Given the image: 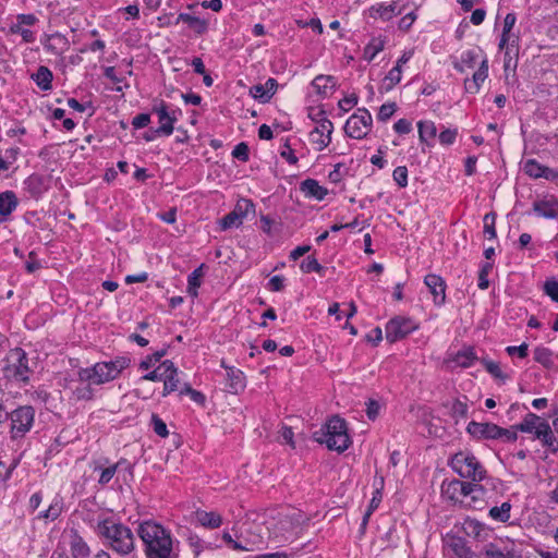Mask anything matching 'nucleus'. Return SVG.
Returning <instances> with one entry per match:
<instances>
[{
    "instance_id": "0e129e2a",
    "label": "nucleus",
    "mask_w": 558,
    "mask_h": 558,
    "mask_svg": "<svg viewBox=\"0 0 558 558\" xmlns=\"http://www.w3.org/2000/svg\"><path fill=\"white\" fill-rule=\"evenodd\" d=\"M457 129H446L439 134V142L442 145H451L456 141L457 137Z\"/></svg>"
},
{
    "instance_id": "6e6d98bb",
    "label": "nucleus",
    "mask_w": 558,
    "mask_h": 558,
    "mask_svg": "<svg viewBox=\"0 0 558 558\" xmlns=\"http://www.w3.org/2000/svg\"><path fill=\"white\" fill-rule=\"evenodd\" d=\"M384 49V41L381 40H374L371 44H368L364 49L365 58L368 61H372L377 53H379Z\"/></svg>"
},
{
    "instance_id": "052dcab7",
    "label": "nucleus",
    "mask_w": 558,
    "mask_h": 558,
    "mask_svg": "<svg viewBox=\"0 0 558 558\" xmlns=\"http://www.w3.org/2000/svg\"><path fill=\"white\" fill-rule=\"evenodd\" d=\"M481 363L485 367V369L494 377L505 378L498 363L487 360V359H482Z\"/></svg>"
},
{
    "instance_id": "a878e982",
    "label": "nucleus",
    "mask_w": 558,
    "mask_h": 558,
    "mask_svg": "<svg viewBox=\"0 0 558 558\" xmlns=\"http://www.w3.org/2000/svg\"><path fill=\"white\" fill-rule=\"evenodd\" d=\"M447 544L457 558H475L463 537L450 536Z\"/></svg>"
},
{
    "instance_id": "ea45409f",
    "label": "nucleus",
    "mask_w": 558,
    "mask_h": 558,
    "mask_svg": "<svg viewBox=\"0 0 558 558\" xmlns=\"http://www.w3.org/2000/svg\"><path fill=\"white\" fill-rule=\"evenodd\" d=\"M534 360L548 368L553 365V352L548 348L537 347L534 350Z\"/></svg>"
},
{
    "instance_id": "4d7b16f0",
    "label": "nucleus",
    "mask_w": 558,
    "mask_h": 558,
    "mask_svg": "<svg viewBox=\"0 0 558 558\" xmlns=\"http://www.w3.org/2000/svg\"><path fill=\"white\" fill-rule=\"evenodd\" d=\"M392 178L395 182L400 187H405L408 185V169L405 166L397 167L392 172Z\"/></svg>"
},
{
    "instance_id": "1a4fd4ad",
    "label": "nucleus",
    "mask_w": 558,
    "mask_h": 558,
    "mask_svg": "<svg viewBox=\"0 0 558 558\" xmlns=\"http://www.w3.org/2000/svg\"><path fill=\"white\" fill-rule=\"evenodd\" d=\"M318 116H323L320 119H315L317 125L310 133V140L313 144L317 145L318 151L324 150L331 142V134L333 131L332 122L325 117V111H319Z\"/></svg>"
},
{
    "instance_id": "09e8293b",
    "label": "nucleus",
    "mask_w": 558,
    "mask_h": 558,
    "mask_svg": "<svg viewBox=\"0 0 558 558\" xmlns=\"http://www.w3.org/2000/svg\"><path fill=\"white\" fill-rule=\"evenodd\" d=\"M544 293L554 302L558 303V280L555 278L547 279L544 283Z\"/></svg>"
},
{
    "instance_id": "a211bd4d",
    "label": "nucleus",
    "mask_w": 558,
    "mask_h": 558,
    "mask_svg": "<svg viewBox=\"0 0 558 558\" xmlns=\"http://www.w3.org/2000/svg\"><path fill=\"white\" fill-rule=\"evenodd\" d=\"M481 53L482 50L478 47L462 51L460 58L453 61V68L461 73L473 69Z\"/></svg>"
},
{
    "instance_id": "9b49d317",
    "label": "nucleus",
    "mask_w": 558,
    "mask_h": 558,
    "mask_svg": "<svg viewBox=\"0 0 558 558\" xmlns=\"http://www.w3.org/2000/svg\"><path fill=\"white\" fill-rule=\"evenodd\" d=\"M153 112L157 113L158 121L160 123L159 128L155 130L160 136H170L173 133L174 123L178 118L175 116L177 111L173 110L169 112V108L165 101H160L158 105H155L153 108Z\"/></svg>"
},
{
    "instance_id": "b1692460",
    "label": "nucleus",
    "mask_w": 558,
    "mask_h": 558,
    "mask_svg": "<svg viewBox=\"0 0 558 558\" xmlns=\"http://www.w3.org/2000/svg\"><path fill=\"white\" fill-rule=\"evenodd\" d=\"M70 549L72 558H88L90 555L89 546L75 530L71 532Z\"/></svg>"
},
{
    "instance_id": "e433bc0d",
    "label": "nucleus",
    "mask_w": 558,
    "mask_h": 558,
    "mask_svg": "<svg viewBox=\"0 0 558 558\" xmlns=\"http://www.w3.org/2000/svg\"><path fill=\"white\" fill-rule=\"evenodd\" d=\"M511 504L505 501L499 507H493L489 510V517L498 522H507L510 519Z\"/></svg>"
},
{
    "instance_id": "5701e85b",
    "label": "nucleus",
    "mask_w": 558,
    "mask_h": 558,
    "mask_svg": "<svg viewBox=\"0 0 558 558\" xmlns=\"http://www.w3.org/2000/svg\"><path fill=\"white\" fill-rule=\"evenodd\" d=\"M300 190L306 197L323 201L328 194L326 187L322 186L315 179H306L300 184Z\"/></svg>"
},
{
    "instance_id": "ddd939ff",
    "label": "nucleus",
    "mask_w": 558,
    "mask_h": 558,
    "mask_svg": "<svg viewBox=\"0 0 558 558\" xmlns=\"http://www.w3.org/2000/svg\"><path fill=\"white\" fill-rule=\"evenodd\" d=\"M424 283L433 294L434 303L437 306L445 304L446 301V282L445 280L435 274H428L424 278Z\"/></svg>"
},
{
    "instance_id": "7c9ffc66",
    "label": "nucleus",
    "mask_w": 558,
    "mask_h": 558,
    "mask_svg": "<svg viewBox=\"0 0 558 558\" xmlns=\"http://www.w3.org/2000/svg\"><path fill=\"white\" fill-rule=\"evenodd\" d=\"M180 22L189 25L190 28L195 31L197 34L202 35L207 31V22L205 20H201L199 17L193 16L187 13H180L177 17L175 24Z\"/></svg>"
},
{
    "instance_id": "6ab92c4d",
    "label": "nucleus",
    "mask_w": 558,
    "mask_h": 558,
    "mask_svg": "<svg viewBox=\"0 0 558 558\" xmlns=\"http://www.w3.org/2000/svg\"><path fill=\"white\" fill-rule=\"evenodd\" d=\"M535 438L541 440L542 445L547 447L551 452L558 451V437H555V434L548 422L542 423L537 427V430H535Z\"/></svg>"
},
{
    "instance_id": "37998d69",
    "label": "nucleus",
    "mask_w": 558,
    "mask_h": 558,
    "mask_svg": "<svg viewBox=\"0 0 558 558\" xmlns=\"http://www.w3.org/2000/svg\"><path fill=\"white\" fill-rule=\"evenodd\" d=\"M94 471H100V476H99L98 483L101 486H105V485H107L112 480L114 474L119 471V465H113L112 464V465L107 466V468H102V466L97 465V466L94 468Z\"/></svg>"
},
{
    "instance_id": "c03bdc74",
    "label": "nucleus",
    "mask_w": 558,
    "mask_h": 558,
    "mask_svg": "<svg viewBox=\"0 0 558 558\" xmlns=\"http://www.w3.org/2000/svg\"><path fill=\"white\" fill-rule=\"evenodd\" d=\"M242 225V220L239 218L236 213L233 210L227 214L221 220H220V228L221 230H227L233 227H240Z\"/></svg>"
},
{
    "instance_id": "473e14b6",
    "label": "nucleus",
    "mask_w": 558,
    "mask_h": 558,
    "mask_svg": "<svg viewBox=\"0 0 558 558\" xmlns=\"http://www.w3.org/2000/svg\"><path fill=\"white\" fill-rule=\"evenodd\" d=\"M17 198L14 192L5 191L0 193V215L9 216L17 206Z\"/></svg>"
},
{
    "instance_id": "2f4dec72",
    "label": "nucleus",
    "mask_w": 558,
    "mask_h": 558,
    "mask_svg": "<svg viewBox=\"0 0 558 558\" xmlns=\"http://www.w3.org/2000/svg\"><path fill=\"white\" fill-rule=\"evenodd\" d=\"M312 86L319 95L327 96L328 90L336 87V78L331 75H317L312 81Z\"/></svg>"
},
{
    "instance_id": "13d9d810",
    "label": "nucleus",
    "mask_w": 558,
    "mask_h": 558,
    "mask_svg": "<svg viewBox=\"0 0 558 558\" xmlns=\"http://www.w3.org/2000/svg\"><path fill=\"white\" fill-rule=\"evenodd\" d=\"M232 157L241 160V161H247L250 157V149L246 143L241 142L232 150Z\"/></svg>"
},
{
    "instance_id": "f704fd0d",
    "label": "nucleus",
    "mask_w": 558,
    "mask_h": 558,
    "mask_svg": "<svg viewBox=\"0 0 558 558\" xmlns=\"http://www.w3.org/2000/svg\"><path fill=\"white\" fill-rule=\"evenodd\" d=\"M476 360L477 356L472 347H468L463 350L458 351L453 356V361L457 363V365L463 368L472 366Z\"/></svg>"
},
{
    "instance_id": "20e7f679",
    "label": "nucleus",
    "mask_w": 558,
    "mask_h": 558,
    "mask_svg": "<svg viewBox=\"0 0 558 558\" xmlns=\"http://www.w3.org/2000/svg\"><path fill=\"white\" fill-rule=\"evenodd\" d=\"M3 377L10 381L26 385L33 373L27 353L21 348L11 349L2 367Z\"/></svg>"
},
{
    "instance_id": "c9c22d12",
    "label": "nucleus",
    "mask_w": 558,
    "mask_h": 558,
    "mask_svg": "<svg viewBox=\"0 0 558 558\" xmlns=\"http://www.w3.org/2000/svg\"><path fill=\"white\" fill-rule=\"evenodd\" d=\"M476 483L477 482H463L459 480H453L449 484L448 490L451 488L453 489V492L460 489L461 495L468 497L476 490H483V487Z\"/></svg>"
},
{
    "instance_id": "4468645a",
    "label": "nucleus",
    "mask_w": 558,
    "mask_h": 558,
    "mask_svg": "<svg viewBox=\"0 0 558 558\" xmlns=\"http://www.w3.org/2000/svg\"><path fill=\"white\" fill-rule=\"evenodd\" d=\"M523 170L529 177L534 179L545 178L547 180H554L558 178V171L541 165L535 159L525 160Z\"/></svg>"
},
{
    "instance_id": "4c0bfd02",
    "label": "nucleus",
    "mask_w": 558,
    "mask_h": 558,
    "mask_svg": "<svg viewBox=\"0 0 558 558\" xmlns=\"http://www.w3.org/2000/svg\"><path fill=\"white\" fill-rule=\"evenodd\" d=\"M401 77L402 69L395 65L384 78L381 89H384L385 92L391 90L397 84L400 83Z\"/></svg>"
},
{
    "instance_id": "338daca9",
    "label": "nucleus",
    "mask_w": 558,
    "mask_h": 558,
    "mask_svg": "<svg viewBox=\"0 0 558 558\" xmlns=\"http://www.w3.org/2000/svg\"><path fill=\"white\" fill-rule=\"evenodd\" d=\"M393 130L399 134H408L412 131V124L407 119H399L393 124Z\"/></svg>"
},
{
    "instance_id": "7ed1b4c3",
    "label": "nucleus",
    "mask_w": 558,
    "mask_h": 558,
    "mask_svg": "<svg viewBox=\"0 0 558 558\" xmlns=\"http://www.w3.org/2000/svg\"><path fill=\"white\" fill-rule=\"evenodd\" d=\"M313 438L319 444H325L329 450L339 453L345 451L351 445L347 423L338 415L332 416L319 430H316Z\"/></svg>"
},
{
    "instance_id": "c85d7f7f",
    "label": "nucleus",
    "mask_w": 558,
    "mask_h": 558,
    "mask_svg": "<svg viewBox=\"0 0 558 558\" xmlns=\"http://www.w3.org/2000/svg\"><path fill=\"white\" fill-rule=\"evenodd\" d=\"M418 128V137L421 143L426 144L427 146L433 145V141L437 135V128L433 121H420L417 123Z\"/></svg>"
},
{
    "instance_id": "79ce46f5",
    "label": "nucleus",
    "mask_w": 558,
    "mask_h": 558,
    "mask_svg": "<svg viewBox=\"0 0 558 558\" xmlns=\"http://www.w3.org/2000/svg\"><path fill=\"white\" fill-rule=\"evenodd\" d=\"M233 211L236 213L239 218L243 221V219L248 214H251V213L254 214L255 213V205H254V203L251 199L242 198V199H240L236 203Z\"/></svg>"
},
{
    "instance_id": "aec40b11",
    "label": "nucleus",
    "mask_w": 558,
    "mask_h": 558,
    "mask_svg": "<svg viewBox=\"0 0 558 558\" xmlns=\"http://www.w3.org/2000/svg\"><path fill=\"white\" fill-rule=\"evenodd\" d=\"M533 210L541 217L558 219V199H542L533 203Z\"/></svg>"
},
{
    "instance_id": "3c124183",
    "label": "nucleus",
    "mask_w": 558,
    "mask_h": 558,
    "mask_svg": "<svg viewBox=\"0 0 558 558\" xmlns=\"http://www.w3.org/2000/svg\"><path fill=\"white\" fill-rule=\"evenodd\" d=\"M493 269V264L490 263H484L480 269V272H478V288L481 290H485L488 288L489 286V281H488V274L489 271Z\"/></svg>"
},
{
    "instance_id": "4be33fe9",
    "label": "nucleus",
    "mask_w": 558,
    "mask_h": 558,
    "mask_svg": "<svg viewBox=\"0 0 558 558\" xmlns=\"http://www.w3.org/2000/svg\"><path fill=\"white\" fill-rule=\"evenodd\" d=\"M482 555L485 558H522L521 554L518 553L513 547L500 548L497 544L488 543L484 546Z\"/></svg>"
},
{
    "instance_id": "6e6552de",
    "label": "nucleus",
    "mask_w": 558,
    "mask_h": 558,
    "mask_svg": "<svg viewBox=\"0 0 558 558\" xmlns=\"http://www.w3.org/2000/svg\"><path fill=\"white\" fill-rule=\"evenodd\" d=\"M131 360L128 356H117L108 362L96 363V385H101L116 379L123 369L130 366Z\"/></svg>"
},
{
    "instance_id": "de8ad7c7",
    "label": "nucleus",
    "mask_w": 558,
    "mask_h": 558,
    "mask_svg": "<svg viewBox=\"0 0 558 558\" xmlns=\"http://www.w3.org/2000/svg\"><path fill=\"white\" fill-rule=\"evenodd\" d=\"M484 233L488 234L489 239H495L497 236L495 229L496 214L488 213L484 216Z\"/></svg>"
},
{
    "instance_id": "69168bd1",
    "label": "nucleus",
    "mask_w": 558,
    "mask_h": 558,
    "mask_svg": "<svg viewBox=\"0 0 558 558\" xmlns=\"http://www.w3.org/2000/svg\"><path fill=\"white\" fill-rule=\"evenodd\" d=\"M519 429H514V425L511 426V428H504L500 427V438L505 442H513L518 439V432Z\"/></svg>"
},
{
    "instance_id": "864d4df0",
    "label": "nucleus",
    "mask_w": 558,
    "mask_h": 558,
    "mask_svg": "<svg viewBox=\"0 0 558 558\" xmlns=\"http://www.w3.org/2000/svg\"><path fill=\"white\" fill-rule=\"evenodd\" d=\"M10 32L12 34L21 35L25 43L35 41V34L31 29L24 28L23 26H21L19 24H12L10 27Z\"/></svg>"
},
{
    "instance_id": "f3484780",
    "label": "nucleus",
    "mask_w": 558,
    "mask_h": 558,
    "mask_svg": "<svg viewBox=\"0 0 558 558\" xmlns=\"http://www.w3.org/2000/svg\"><path fill=\"white\" fill-rule=\"evenodd\" d=\"M488 76V60L484 58L477 69L474 72L472 78H465L464 87L468 93L475 94L480 90L482 83Z\"/></svg>"
},
{
    "instance_id": "bf43d9fd",
    "label": "nucleus",
    "mask_w": 558,
    "mask_h": 558,
    "mask_svg": "<svg viewBox=\"0 0 558 558\" xmlns=\"http://www.w3.org/2000/svg\"><path fill=\"white\" fill-rule=\"evenodd\" d=\"M73 396L76 400H90L93 390L89 384H82L73 390Z\"/></svg>"
},
{
    "instance_id": "8fccbe9b",
    "label": "nucleus",
    "mask_w": 558,
    "mask_h": 558,
    "mask_svg": "<svg viewBox=\"0 0 558 558\" xmlns=\"http://www.w3.org/2000/svg\"><path fill=\"white\" fill-rule=\"evenodd\" d=\"M77 376H78V380L82 384L90 383V381L96 384V380H97L96 366L94 365L93 367L78 369Z\"/></svg>"
},
{
    "instance_id": "2eb2a0df",
    "label": "nucleus",
    "mask_w": 558,
    "mask_h": 558,
    "mask_svg": "<svg viewBox=\"0 0 558 558\" xmlns=\"http://www.w3.org/2000/svg\"><path fill=\"white\" fill-rule=\"evenodd\" d=\"M403 8L398 7V1H392L389 4L377 3L368 9V14L373 19H381L383 21H390L393 16L401 14Z\"/></svg>"
},
{
    "instance_id": "5fc2aeb1",
    "label": "nucleus",
    "mask_w": 558,
    "mask_h": 558,
    "mask_svg": "<svg viewBox=\"0 0 558 558\" xmlns=\"http://www.w3.org/2000/svg\"><path fill=\"white\" fill-rule=\"evenodd\" d=\"M222 539L226 542V544L234 549V550H251V547L247 543L243 544L242 542L233 539L232 535L229 532H223Z\"/></svg>"
},
{
    "instance_id": "49530a36",
    "label": "nucleus",
    "mask_w": 558,
    "mask_h": 558,
    "mask_svg": "<svg viewBox=\"0 0 558 558\" xmlns=\"http://www.w3.org/2000/svg\"><path fill=\"white\" fill-rule=\"evenodd\" d=\"M167 353L166 349L156 351L151 355H147L141 363L140 368L141 369H149L155 363L159 362L161 357H163Z\"/></svg>"
},
{
    "instance_id": "603ef678",
    "label": "nucleus",
    "mask_w": 558,
    "mask_h": 558,
    "mask_svg": "<svg viewBox=\"0 0 558 558\" xmlns=\"http://www.w3.org/2000/svg\"><path fill=\"white\" fill-rule=\"evenodd\" d=\"M469 408L465 401L454 400L451 407L452 416L456 418H464L468 416Z\"/></svg>"
},
{
    "instance_id": "0eeeda50",
    "label": "nucleus",
    "mask_w": 558,
    "mask_h": 558,
    "mask_svg": "<svg viewBox=\"0 0 558 558\" xmlns=\"http://www.w3.org/2000/svg\"><path fill=\"white\" fill-rule=\"evenodd\" d=\"M35 410L31 405L20 407L9 414L12 438L23 437L33 426Z\"/></svg>"
},
{
    "instance_id": "dca6fc26",
    "label": "nucleus",
    "mask_w": 558,
    "mask_h": 558,
    "mask_svg": "<svg viewBox=\"0 0 558 558\" xmlns=\"http://www.w3.org/2000/svg\"><path fill=\"white\" fill-rule=\"evenodd\" d=\"M278 87V83L275 78L269 77L266 83L253 85L250 88V94L255 99H258L260 102L265 104L270 100L274 96Z\"/></svg>"
},
{
    "instance_id": "e2e57ef3",
    "label": "nucleus",
    "mask_w": 558,
    "mask_h": 558,
    "mask_svg": "<svg viewBox=\"0 0 558 558\" xmlns=\"http://www.w3.org/2000/svg\"><path fill=\"white\" fill-rule=\"evenodd\" d=\"M396 109L397 106L395 102L381 105V107L379 108V112L377 114L378 120L387 121L396 112Z\"/></svg>"
},
{
    "instance_id": "9d476101",
    "label": "nucleus",
    "mask_w": 558,
    "mask_h": 558,
    "mask_svg": "<svg viewBox=\"0 0 558 558\" xmlns=\"http://www.w3.org/2000/svg\"><path fill=\"white\" fill-rule=\"evenodd\" d=\"M416 328L417 325L411 318L397 316L390 319L386 325V339L390 343L397 342L405 338Z\"/></svg>"
},
{
    "instance_id": "72a5a7b5",
    "label": "nucleus",
    "mask_w": 558,
    "mask_h": 558,
    "mask_svg": "<svg viewBox=\"0 0 558 558\" xmlns=\"http://www.w3.org/2000/svg\"><path fill=\"white\" fill-rule=\"evenodd\" d=\"M204 277V264L194 269L187 277V293L192 298H196L198 295V288L202 283V278Z\"/></svg>"
},
{
    "instance_id": "423d86ee",
    "label": "nucleus",
    "mask_w": 558,
    "mask_h": 558,
    "mask_svg": "<svg viewBox=\"0 0 558 558\" xmlns=\"http://www.w3.org/2000/svg\"><path fill=\"white\" fill-rule=\"evenodd\" d=\"M372 121V114L367 109H359L356 113L347 120L344 132L352 138L361 140L371 131Z\"/></svg>"
},
{
    "instance_id": "f03ea898",
    "label": "nucleus",
    "mask_w": 558,
    "mask_h": 558,
    "mask_svg": "<svg viewBox=\"0 0 558 558\" xmlns=\"http://www.w3.org/2000/svg\"><path fill=\"white\" fill-rule=\"evenodd\" d=\"M137 534L144 544L146 558H177L169 530L155 521L140 523Z\"/></svg>"
},
{
    "instance_id": "f257e3e1",
    "label": "nucleus",
    "mask_w": 558,
    "mask_h": 558,
    "mask_svg": "<svg viewBox=\"0 0 558 558\" xmlns=\"http://www.w3.org/2000/svg\"><path fill=\"white\" fill-rule=\"evenodd\" d=\"M95 532L105 547L121 557L129 556L135 550V536L132 530L113 518L98 520Z\"/></svg>"
},
{
    "instance_id": "393cba45",
    "label": "nucleus",
    "mask_w": 558,
    "mask_h": 558,
    "mask_svg": "<svg viewBox=\"0 0 558 558\" xmlns=\"http://www.w3.org/2000/svg\"><path fill=\"white\" fill-rule=\"evenodd\" d=\"M24 189L32 197L38 198L47 190V185L43 175L33 173L25 179Z\"/></svg>"
},
{
    "instance_id": "680f3d73",
    "label": "nucleus",
    "mask_w": 558,
    "mask_h": 558,
    "mask_svg": "<svg viewBox=\"0 0 558 558\" xmlns=\"http://www.w3.org/2000/svg\"><path fill=\"white\" fill-rule=\"evenodd\" d=\"M151 424L154 432L160 436L166 437L168 436V429L166 423L156 414H153L151 416Z\"/></svg>"
},
{
    "instance_id": "cd10ccee",
    "label": "nucleus",
    "mask_w": 558,
    "mask_h": 558,
    "mask_svg": "<svg viewBox=\"0 0 558 558\" xmlns=\"http://www.w3.org/2000/svg\"><path fill=\"white\" fill-rule=\"evenodd\" d=\"M195 515L197 522L207 529H218L222 524V517L216 511L198 510Z\"/></svg>"
},
{
    "instance_id": "f8f14e48",
    "label": "nucleus",
    "mask_w": 558,
    "mask_h": 558,
    "mask_svg": "<svg viewBox=\"0 0 558 558\" xmlns=\"http://www.w3.org/2000/svg\"><path fill=\"white\" fill-rule=\"evenodd\" d=\"M466 432L476 440H497L500 438V426L489 422L471 421Z\"/></svg>"
},
{
    "instance_id": "412c9836",
    "label": "nucleus",
    "mask_w": 558,
    "mask_h": 558,
    "mask_svg": "<svg viewBox=\"0 0 558 558\" xmlns=\"http://www.w3.org/2000/svg\"><path fill=\"white\" fill-rule=\"evenodd\" d=\"M246 386L244 373L234 367H227V389L231 393H239Z\"/></svg>"
},
{
    "instance_id": "774afa93",
    "label": "nucleus",
    "mask_w": 558,
    "mask_h": 558,
    "mask_svg": "<svg viewBox=\"0 0 558 558\" xmlns=\"http://www.w3.org/2000/svg\"><path fill=\"white\" fill-rule=\"evenodd\" d=\"M416 14L414 11L407 13L399 22V28L402 31H409L416 20Z\"/></svg>"
},
{
    "instance_id": "a18cd8bd",
    "label": "nucleus",
    "mask_w": 558,
    "mask_h": 558,
    "mask_svg": "<svg viewBox=\"0 0 558 558\" xmlns=\"http://www.w3.org/2000/svg\"><path fill=\"white\" fill-rule=\"evenodd\" d=\"M179 388V378L178 373L172 375H166L163 378V391L162 395L166 397L169 393L178 390Z\"/></svg>"
},
{
    "instance_id": "c756f323",
    "label": "nucleus",
    "mask_w": 558,
    "mask_h": 558,
    "mask_svg": "<svg viewBox=\"0 0 558 558\" xmlns=\"http://www.w3.org/2000/svg\"><path fill=\"white\" fill-rule=\"evenodd\" d=\"M544 418L536 415L535 413H527L523 421L514 425V429H519L522 433H534L542 423H546Z\"/></svg>"
},
{
    "instance_id": "58836bf2",
    "label": "nucleus",
    "mask_w": 558,
    "mask_h": 558,
    "mask_svg": "<svg viewBox=\"0 0 558 558\" xmlns=\"http://www.w3.org/2000/svg\"><path fill=\"white\" fill-rule=\"evenodd\" d=\"M300 268L305 274L317 272L320 276H323L326 270V268L322 266L314 256H307L303 259Z\"/></svg>"
},
{
    "instance_id": "bb28decb",
    "label": "nucleus",
    "mask_w": 558,
    "mask_h": 558,
    "mask_svg": "<svg viewBox=\"0 0 558 558\" xmlns=\"http://www.w3.org/2000/svg\"><path fill=\"white\" fill-rule=\"evenodd\" d=\"M39 89L47 92L52 88L53 74L49 68L40 65L35 73L31 75Z\"/></svg>"
},
{
    "instance_id": "39448f33",
    "label": "nucleus",
    "mask_w": 558,
    "mask_h": 558,
    "mask_svg": "<svg viewBox=\"0 0 558 558\" xmlns=\"http://www.w3.org/2000/svg\"><path fill=\"white\" fill-rule=\"evenodd\" d=\"M448 465L462 478L471 482H482L487 477V471L478 459L470 451L454 453Z\"/></svg>"
},
{
    "instance_id": "a19ab883",
    "label": "nucleus",
    "mask_w": 558,
    "mask_h": 558,
    "mask_svg": "<svg viewBox=\"0 0 558 558\" xmlns=\"http://www.w3.org/2000/svg\"><path fill=\"white\" fill-rule=\"evenodd\" d=\"M463 531L469 537H473L475 539L481 538V534L484 531V526L476 520H465L463 523Z\"/></svg>"
}]
</instances>
